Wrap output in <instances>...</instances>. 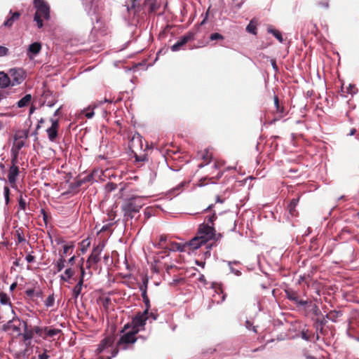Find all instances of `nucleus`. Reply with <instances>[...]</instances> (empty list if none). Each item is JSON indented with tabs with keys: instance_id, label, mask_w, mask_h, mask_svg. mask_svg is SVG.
Instances as JSON below:
<instances>
[{
	"instance_id": "29",
	"label": "nucleus",
	"mask_w": 359,
	"mask_h": 359,
	"mask_svg": "<svg viewBox=\"0 0 359 359\" xmlns=\"http://www.w3.org/2000/svg\"><path fill=\"white\" fill-rule=\"evenodd\" d=\"M55 303V297L54 294H52L48 297V298L44 302L45 306L46 307H52L54 305Z\"/></svg>"
},
{
	"instance_id": "58",
	"label": "nucleus",
	"mask_w": 359,
	"mask_h": 359,
	"mask_svg": "<svg viewBox=\"0 0 359 359\" xmlns=\"http://www.w3.org/2000/svg\"><path fill=\"white\" fill-rule=\"evenodd\" d=\"M60 108H58V109H57L54 112L53 116H58V115H59V114H60Z\"/></svg>"
},
{
	"instance_id": "54",
	"label": "nucleus",
	"mask_w": 359,
	"mask_h": 359,
	"mask_svg": "<svg viewBox=\"0 0 359 359\" xmlns=\"http://www.w3.org/2000/svg\"><path fill=\"white\" fill-rule=\"evenodd\" d=\"M41 212L43 215V219L46 221V218H47V215H46V211L43 209H41Z\"/></svg>"
},
{
	"instance_id": "31",
	"label": "nucleus",
	"mask_w": 359,
	"mask_h": 359,
	"mask_svg": "<svg viewBox=\"0 0 359 359\" xmlns=\"http://www.w3.org/2000/svg\"><path fill=\"white\" fill-rule=\"evenodd\" d=\"M287 298L290 300H292L295 302L299 303L300 304L304 305L306 304L305 302H298V297L294 293H287Z\"/></svg>"
},
{
	"instance_id": "15",
	"label": "nucleus",
	"mask_w": 359,
	"mask_h": 359,
	"mask_svg": "<svg viewBox=\"0 0 359 359\" xmlns=\"http://www.w3.org/2000/svg\"><path fill=\"white\" fill-rule=\"evenodd\" d=\"M20 16V13L19 12H12V11L11 10L9 12V15L8 16L6 21L4 22V26L6 27H12L14 22L18 20Z\"/></svg>"
},
{
	"instance_id": "27",
	"label": "nucleus",
	"mask_w": 359,
	"mask_h": 359,
	"mask_svg": "<svg viewBox=\"0 0 359 359\" xmlns=\"http://www.w3.org/2000/svg\"><path fill=\"white\" fill-rule=\"evenodd\" d=\"M142 299H143V302H144V303L145 304V306H146V309H144V311H149V310L150 309V302H149V298L147 297L146 290L142 292Z\"/></svg>"
},
{
	"instance_id": "57",
	"label": "nucleus",
	"mask_w": 359,
	"mask_h": 359,
	"mask_svg": "<svg viewBox=\"0 0 359 359\" xmlns=\"http://www.w3.org/2000/svg\"><path fill=\"white\" fill-rule=\"evenodd\" d=\"M74 259H75V257H74V256H73V257H72L71 258H69V261H68V262H69V263H70V264H72L74 263Z\"/></svg>"
},
{
	"instance_id": "8",
	"label": "nucleus",
	"mask_w": 359,
	"mask_h": 359,
	"mask_svg": "<svg viewBox=\"0 0 359 359\" xmlns=\"http://www.w3.org/2000/svg\"><path fill=\"white\" fill-rule=\"evenodd\" d=\"M104 248V244L103 243H100L97 246L93 248L90 255L87 260V264H88V267H90L92 263L97 264L100 261V256Z\"/></svg>"
},
{
	"instance_id": "18",
	"label": "nucleus",
	"mask_w": 359,
	"mask_h": 359,
	"mask_svg": "<svg viewBox=\"0 0 359 359\" xmlns=\"http://www.w3.org/2000/svg\"><path fill=\"white\" fill-rule=\"evenodd\" d=\"M83 284V280L82 279H79L78 283L74 286L72 290V296L76 299L80 295L82 290V286Z\"/></svg>"
},
{
	"instance_id": "51",
	"label": "nucleus",
	"mask_w": 359,
	"mask_h": 359,
	"mask_svg": "<svg viewBox=\"0 0 359 359\" xmlns=\"http://www.w3.org/2000/svg\"><path fill=\"white\" fill-rule=\"evenodd\" d=\"M208 11L206 12L204 19L201 22V25H204L206 22V20H208Z\"/></svg>"
},
{
	"instance_id": "22",
	"label": "nucleus",
	"mask_w": 359,
	"mask_h": 359,
	"mask_svg": "<svg viewBox=\"0 0 359 359\" xmlns=\"http://www.w3.org/2000/svg\"><path fill=\"white\" fill-rule=\"evenodd\" d=\"M74 271L72 268H68L65 271L64 274L60 275V279L65 282H68L74 276Z\"/></svg>"
},
{
	"instance_id": "34",
	"label": "nucleus",
	"mask_w": 359,
	"mask_h": 359,
	"mask_svg": "<svg viewBox=\"0 0 359 359\" xmlns=\"http://www.w3.org/2000/svg\"><path fill=\"white\" fill-rule=\"evenodd\" d=\"M90 242L88 239H84L82 242H81V251L83 253H84L87 248L90 246Z\"/></svg>"
},
{
	"instance_id": "3",
	"label": "nucleus",
	"mask_w": 359,
	"mask_h": 359,
	"mask_svg": "<svg viewBox=\"0 0 359 359\" xmlns=\"http://www.w3.org/2000/svg\"><path fill=\"white\" fill-rule=\"evenodd\" d=\"M34 6L36 10L34 20L36 22L37 27L41 28L43 25V19H50V7L44 0H34Z\"/></svg>"
},
{
	"instance_id": "48",
	"label": "nucleus",
	"mask_w": 359,
	"mask_h": 359,
	"mask_svg": "<svg viewBox=\"0 0 359 359\" xmlns=\"http://www.w3.org/2000/svg\"><path fill=\"white\" fill-rule=\"evenodd\" d=\"M111 226V223H109V224L103 225L102 226V228L100 229V231H107L110 228Z\"/></svg>"
},
{
	"instance_id": "5",
	"label": "nucleus",
	"mask_w": 359,
	"mask_h": 359,
	"mask_svg": "<svg viewBox=\"0 0 359 359\" xmlns=\"http://www.w3.org/2000/svg\"><path fill=\"white\" fill-rule=\"evenodd\" d=\"M196 236L205 243L212 239L217 241L222 236L220 233L217 236L215 228L206 224L199 225Z\"/></svg>"
},
{
	"instance_id": "62",
	"label": "nucleus",
	"mask_w": 359,
	"mask_h": 359,
	"mask_svg": "<svg viewBox=\"0 0 359 359\" xmlns=\"http://www.w3.org/2000/svg\"><path fill=\"white\" fill-rule=\"evenodd\" d=\"M5 97L4 94L2 92H0V101Z\"/></svg>"
},
{
	"instance_id": "37",
	"label": "nucleus",
	"mask_w": 359,
	"mask_h": 359,
	"mask_svg": "<svg viewBox=\"0 0 359 359\" xmlns=\"http://www.w3.org/2000/svg\"><path fill=\"white\" fill-rule=\"evenodd\" d=\"M232 264L233 263L231 262H228V264H229V266L230 267L231 272L232 273L235 274L236 276H239L241 274V272L240 271V270L234 269L232 266Z\"/></svg>"
},
{
	"instance_id": "55",
	"label": "nucleus",
	"mask_w": 359,
	"mask_h": 359,
	"mask_svg": "<svg viewBox=\"0 0 359 359\" xmlns=\"http://www.w3.org/2000/svg\"><path fill=\"white\" fill-rule=\"evenodd\" d=\"M355 133H356V129L355 128H351L348 135L352 136V135H355Z\"/></svg>"
},
{
	"instance_id": "56",
	"label": "nucleus",
	"mask_w": 359,
	"mask_h": 359,
	"mask_svg": "<svg viewBox=\"0 0 359 359\" xmlns=\"http://www.w3.org/2000/svg\"><path fill=\"white\" fill-rule=\"evenodd\" d=\"M302 337L305 339V340H309V337H307V335L306 334V333L304 332H302Z\"/></svg>"
},
{
	"instance_id": "47",
	"label": "nucleus",
	"mask_w": 359,
	"mask_h": 359,
	"mask_svg": "<svg viewBox=\"0 0 359 359\" xmlns=\"http://www.w3.org/2000/svg\"><path fill=\"white\" fill-rule=\"evenodd\" d=\"M42 291L40 289L34 290V297H42Z\"/></svg>"
},
{
	"instance_id": "25",
	"label": "nucleus",
	"mask_w": 359,
	"mask_h": 359,
	"mask_svg": "<svg viewBox=\"0 0 359 359\" xmlns=\"http://www.w3.org/2000/svg\"><path fill=\"white\" fill-rule=\"evenodd\" d=\"M268 32L271 33L280 43L283 42V39L279 31L274 29L272 27H269Z\"/></svg>"
},
{
	"instance_id": "7",
	"label": "nucleus",
	"mask_w": 359,
	"mask_h": 359,
	"mask_svg": "<svg viewBox=\"0 0 359 359\" xmlns=\"http://www.w3.org/2000/svg\"><path fill=\"white\" fill-rule=\"evenodd\" d=\"M148 319L149 311H144L143 312L137 313L132 320V329H138L139 330L140 328L143 329Z\"/></svg>"
},
{
	"instance_id": "28",
	"label": "nucleus",
	"mask_w": 359,
	"mask_h": 359,
	"mask_svg": "<svg viewBox=\"0 0 359 359\" xmlns=\"http://www.w3.org/2000/svg\"><path fill=\"white\" fill-rule=\"evenodd\" d=\"M346 93L351 95H353L358 93V89L354 84H349L346 87Z\"/></svg>"
},
{
	"instance_id": "60",
	"label": "nucleus",
	"mask_w": 359,
	"mask_h": 359,
	"mask_svg": "<svg viewBox=\"0 0 359 359\" xmlns=\"http://www.w3.org/2000/svg\"><path fill=\"white\" fill-rule=\"evenodd\" d=\"M216 201H217V203H222L224 202V201H223V200L220 199L219 196H217V197Z\"/></svg>"
},
{
	"instance_id": "10",
	"label": "nucleus",
	"mask_w": 359,
	"mask_h": 359,
	"mask_svg": "<svg viewBox=\"0 0 359 359\" xmlns=\"http://www.w3.org/2000/svg\"><path fill=\"white\" fill-rule=\"evenodd\" d=\"M194 39V33L189 32L182 37H181L175 44L171 46V50L173 52L178 51L184 46L187 42Z\"/></svg>"
},
{
	"instance_id": "41",
	"label": "nucleus",
	"mask_w": 359,
	"mask_h": 359,
	"mask_svg": "<svg viewBox=\"0 0 359 359\" xmlns=\"http://www.w3.org/2000/svg\"><path fill=\"white\" fill-rule=\"evenodd\" d=\"M74 245L72 244L70 245H65L63 246V254L67 255L70 249H72Z\"/></svg>"
},
{
	"instance_id": "46",
	"label": "nucleus",
	"mask_w": 359,
	"mask_h": 359,
	"mask_svg": "<svg viewBox=\"0 0 359 359\" xmlns=\"http://www.w3.org/2000/svg\"><path fill=\"white\" fill-rule=\"evenodd\" d=\"M132 1V5L129 7H128V11L133 10L135 8L136 5L138 4V0H131Z\"/></svg>"
},
{
	"instance_id": "63",
	"label": "nucleus",
	"mask_w": 359,
	"mask_h": 359,
	"mask_svg": "<svg viewBox=\"0 0 359 359\" xmlns=\"http://www.w3.org/2000/svg\"><path fill=\"white\" fill-rule=\"evenodd\" d=\"M34 110H35V108H34V107H32L30 108L29 113H30V114L33 113V112L34 111Z\"/></svg>"
},
{
	"instance_id": "53",
	"label": "nucleus",
	"mask_w": 359,
	"mask_h": 359,
	"mask_svg": "<svg viewBox=\"0 0 359 359\" xmlns=\"http://www.w3.org/2000/svg\"><path fill=\"white\" fill-rule=\"evenodd\" d=\"M48 356L46 353L39 355V359H48Z\"/></svg>"
},
{
	"instance_id": "21",
	"label": "nucleus",
	"mask_w": 359,
	"mask_h": 359,
	"mask_svg": "<svg viewBox=\"0 0 359 359\" xmlns=\"http://www.w3.org/2000/svg\"><path fill=\"white\" fill-rule=\"evenodd\" d=\"M298 201H299L298 198H293L288 205V210H289L290 214L291 215L292 217L297 215V212H296L295 208L297 205Z\"/></svg>"
},
{
	"instance_id": "16",
	"label": "nucleus",
	"mask_w": 359,
	"mask_h": 359,
	"mask_svg": "<svg viewBox=\"0 0 359 359\" xmlns=\"http://www.w3.org/2000/svg\"><path fill=\"white\" fill-rule=\"evenodd\" d=\"M65 259L61 256L53 264V273L55 274L60 272L65 266Z\"/></svg>"
},
{
	"instance_id": "52",
	"label": "nucleus",
	"mask_w": 359,
	"mask_h": 359,
	"mask_svg": "<svg viewBox=\"0 0 359 359\" xmlns=\"http://www.w3.org/2000/svg\"><path fill=\"white\" fill-rule=\"evenodd\" d=\"M152 318L154 320H156L157 316L156 315L154 314L153 313H149V318Z\"/></svg>"
},
{
	"instance_id": "1",
	"label": "nucleus",
	"mask_w": 359,
	"mask_h": 359,
	"mask_svg": "<svg viewBox=\"0 0 359 359\" xmlns=\"http://www.w3.org/2000/svg\"><path fill=\"white\" fill-rule=\"evenodd\" d=\"M145 199L142 196H135L127 200L122 205L124 216L133 219L144 205Z\"/></svg>"
},
{
	"instance_id": "49",
	"label": "nucleus",
	"mask_w": 359,
	"mask_h": 359,
	"mask_svg": "<svg viewBox=\"0 0 359 359\" xmlns=\"http://www.w3.org/2000/svg\"><path fill=\"white\" fill-rule=\"evenodd\" d=\"M26 294L27 296H29L30 297H34V289L26 290Z\"/></svg>"
},
{
	"instance_id": "61",
	"label": "nucleus",
	"mask_w": 359,
	"mask_h": 359,
	"mask_svg": "<svg viewBox=\"0 0 359 359\" xmlns=\"http://www.w3.org/2000/svg\"><path fill=\"white\" fill-rule=\"evenodd\" d=\"M15 287H16V283H13V284L11 285V287H10V290H14V289L15 288Z\"/></svg>"
},
{
	"instance_id": "12",
	"label": "nucleus",
	"mask_w": 359,
	"mask_h": 359,
	"mask_svg": "<svg viewBox=\"0 0 359 359\" xmlns=\"http://www.w3.org/2000/svg\"><path fill=\"white\" fill-rule=\"evenodd\" d=\"M18 323V324H16V321H8L7 324L4 325V330L12 334H20V325H21V323L19 320Z\"/></svg>"
},
{
	"instance_id": "43",
	"label": "nucleus",
	"mask_w": 359,
	"mask_h": 359,
	"mask_svg": "<svg viewBox=\"0 0 359 359\" xmlns=\"http://www.w3.org/2000/svg\"><path fill=\"white\" fill-rule=\"evenodd\" d=\"M26 202L24 199H22V198H20L19 200V205H20V208L22 209V210H25L26 208Z\"/></svg>"
},
{
	"instance_id": "35",
	"label": "nucleus",
	"mask_w": 359,
	"mask_h": 359,
	"mask_svg": "<svg viewBox=\"0 0 359 359\" xmlns=\"http://www.w3.org/2000/svg\"><path fill=\"white\" fill-rule=\"evenodd\" d=\"M33 337H34L33 330H26L23 334V337H24L25 340H29V339H32Z\"/></svg>"
},
{
	"instance_id": "26",
	"label": "nucleus",
	"mask_w": 359,
	"mask_h": 359,
	"mask_svg": "<svg viewBox=\"0 0 359 359\" xmlns=\"http://www.w3.org/2000/svg\"><path fill=\"white\" fill-rule=\"evenodd\" d=\"M0 303L2 305L10 304V297L4 292H0Z\"/></svg>"
},
{
	"instance_id": "44",
	"label": "nucleus",
	"mask_w": 359,
	"mask_h": 359,
	"mask_svg": "<svg viewBox=\"0 0 359 359\" xmlns=\"http://www.w3.org/2000/svg\"><path fill=\"white\" fill-rule=\"evenodd\" d=\"M217 219V216L215 213H213L212 215L209 216L207 219L209 223L212 224L214 221Z\"/></svg>"
},
{
	"instance_id": "19",
	"label": "nucleus",
	"mask_w": 359,
	"mask_h": 359,
	"mask_svg": "<svg viewBox=\"0 0 359 359\" xmlns=\"http://www.w3.org/2000/svg\"><path fill=\"white\" fill-rule=\"evenodd\" d=\"M170 250L180 252H187V243H172Z\"/></svg>"
},
{
	"instance_id": "50",
	"label": "nucleus",
	"mask_w": 359,
	"mask_h": 359,
	"mask_svg": "<svg viewBox=\"0 0 359 359\" xmlns=\"http://www.w3.org/2000/svg\"><path fill=\"white\" fill-rule=\"evenodd\" d=\"M84 275H85V271H84V269L83 268V266H81V278H80V279H82V280H83Z\"/></svg>"
},
{
	"instance_id": "59",
	"label": "nucleus",
	"mask_w": 359,
	"mask_h": 359,
	"mask_svg": "<svg viewBox=\"0 0 359 359\" xmlns=\"http://www.w3.org/2000/svg\"><path fill=\"white\" fill-rule=\"evenodd\" d=\"M274 102H275V104L276 105V107H278V99L277 97H275Z\"/></svg>"
},
{
	"instance_id": "36",
	"label": "nucleus",
	"mask_w": 359,
	"mask_h": 359,
	"mask_svg": "<svg viewBox=\"0 0 359 359\" xmlns=\"http://www.w3.org/2000/svg\"><path fill=\"white\" fill-rule=\"evenodd\" d=\"M329 4H330V0H322L318 3V6L319 7L327 9L329 8Z\"/></svg>"
},
{
	"instance_id": "6",
	"label": "nucleus",
	"mask_w": 359,
	"mask_h": 359,
	"mask_svg": "<svg viewBox=\"0 0 359 359\" xmlns=\"http://www.w3.org/2000/svg\"><path fill=\"white\" fill-rule=\"evenodd\" d=\"M11 75V83L12 86L19 85L22 83L26 77L25 72L20 68L11 69L9 71Z\"/></svg>"
},
{
	"instance_id": "9",
	"label": "nucleus",
	"mask_w": 359,
	"mask_h": 359,
	"mask_svg": "<svg viewBox=\"0 0 359 359\" xmlns=\"http://www.w3.org/2000/svg\"><path fill=\"white\" fill-rule=\"evenodd\" d=\"M50 121L51 122V126L47 128L46 133L49 140L53 142L57 137L59 129V120L51 118L50 119Z\"/></svg>"
},
{
	"instance_id": "40",
	"label": "nucleus",
	"mask_w": 359,
	"mask_h": 359,
	"mask_svg": "<svg viewBox=\"0 0 359 359\" xmlns=\"http://www.w3.org/2000/svg\"><path fill=\"white\" fill-rule=\"evenodd\" d=\"M8 49L4 46H0V57L8 55Z\"/></svg>"
},
{
	"instance_id": "33",
	"label": "nucleus",
	"mask_w": 359,
	"mask_h": 359,
	"mask_svg": "<svg viewBox=\"0 0 359 359\" xmlns=\"http://www.w3.org/2000/svg\"><path fill=\"white\" fill-rule=\"evenodd\" d=\"M246 30L250 33L256 34V25L251 21L247 26Z\"/></svg>"
},
{
	"instance_id": "13",
	"label": "nucleus",
	"mask_w": 359,
	"mask_h": 359,
	"mask_svg": "<svg viewBox=\"0 0 359 359\" xmlns=\"http://www.w3.org/2000/svg\"><path fill=\"white\" fill-rule=\"evenodd\" d=\"M16 160L13 159L12 160V165L11 166L8 175V180L11 184H13L16 181V178L19 174V169L18 167L15 165Z\"/></svg>"
},
{
	"instance_id": "64",
	"label": "nucleus",
	"mask_w": 359,
	"mask_h": 359,
	"mask_svg": "<svg viewBox=\"0 0 359 359\" xmlns=\"http://www.w3.org/2000/svg\"><path fill=\"white\" fill-rule=\"evenodd\" d=\"M53 104H53V103H51V102H48V103L47 104V105H48V107H53Z\"/></svg>"
},
{
	"instance_id": "30",
	"label": "nucleus",
	"mask_w": 359,
	"mask_h": 359,
	"mask_svg": "<svg viewBox=\"0 0 359 359\" xmlns=\"http://www.w3.org/2000/svg\"><path fill=\"white\" fill-rule=\"evenodd\" d=\"M36 334L39 337H42L43 338L44 336V328L36 326L33 328V335Z\"/></svg>"
},
{
	"instance_id": "32",
	"label": "nucleus",
	"mask_w": 359,
	"mask_h": 359,
	"mask_svg": "<svg viewBox=\"0 0 359 359\" xmlns=\"http://www.w3.org/2000/svg\"><path fill=\"white\" fill-rule=\"evenodd\" d=\"M166 241H167V236L165 235H161L159 237V242L158 243V244L156 245V247L158 248H164L163 244L166 242Z\"/></svg>"
},
{
	"instance_id": "2",
	"label": "nucleus",
	"mask_w": 359,
	"mask_h": 359,
	"mask_svg": "<svg viewBox=\"0 0 359 359\" xmlns=\"http://www.w3.org/2000/svg\"><path fill=\"white\" fill-rule=\"evenodd\" d=\"M113 344L114 339L111 337H107L101 341L96 351L97 354H102L100 359H111L118 354V349Z\"/></svg>"
},
{
	"instance_id": "4",
	"label": "nucleus",
	"mask_w": 359,
	"mask_h": 359,
	"mask_svg": "<svg viewBox=\"0 0 359 359\" xmlns=\"http://www.w3.org/2000/svg\"><path fill=\"white\" fill-rule=\"evenodd\" d=\"M130 326L129 324L125 325L121 331V336L117 342V346L121 349H127L130 344H133L136 340V334L139 332L138 329H131L128 330Z\"/></svg>"
},
{
	"instance_id": "45",
	"label": "nucleus",
	"mask_w": 359,
	"mask_h": 359,
	"mask_svg": "<svg viewBox=\"0 0 359 359\" xmlns=\"http://www.w3.org/2000/svg\"><path fill=\"white\" fill-rule=\"evenodd\" d=\"M246 327L248 330H251L252 329L255 332H257L255 327L252 326V324L250 321H248V320L246 321Z\"/></svg>"
},
{
	"instance_id": "38",
	"label": "nucleus",
	"mask_w": 359,
	"mask_h": 359,
	"mask_svg": "<svg viewBox=\"0 0 359 359\" xmlns=\"http://www.w3.org/2000/svg\"><path fill=\"white\" fill-rule=\"evenodd\" d=\"M224 39L223 36L219 33H213L210 36V39L212 41L214 40H222Z\"/></svg>"
},
{
	"instance_id": "20",
	"label": "nucleus",
	"mask_w": 359,
	"mask_h": 359,
	"mask_svg": "<svg viewBox=\"0 0 359 359\" xmlns=\"http://www.w3.org/2000/svg\"><path fill=\"white\" fill-rule=\"evenodd\" d=\"M31 100L32 95L29 94H27L18 102L17 105L19 108H22L28 105L29 103L31 102Z\"/></svg>"
},
{
	"instance_id": "23",
	"label": "nucleus",
	"mask_w": 359,
	"mask_h": 359,
	"mask_svg": "<svg viewBox=\"0 0 359 359\" xmlns=\"http://www.w3.org/2000/svg\"><path fill=\"white\" fill-rule=\"evenodd\" d=\"M60 330L55 329V328L50 329L48 327H44L43 338L46 339L47 337H54V336L57 335L60 332Z\"/></svg>"
},
{
	"instance_id": "11",
	"label": "nucleus",
	"mask_w": 359,
	"mask_h": 359,
	"mask_svg": "<svg viewBox=\"0 0 359 359\" xmlns=\"http://www.w3.org/2000/svg\"><path fill=\"white\" fill-rule=\"evenodd\" d=\"M187 252H190L191 250H196L200 248L203 245L206 244L202 239H200L198 236L193 238L189 242H186Z\"/></svg>"
},
{
	"instance_id": "24",
	"label": "nucleus",
	"mask_w": 359,
	"mask_h": 359,
	"mask_svg": "<svg viewBox=\"0 0 359 359\" xmlns=\"http://www.w3.org/2000/svg\"><path fill=\"white\" fill-rule=\"evenodd\" d=\"M97 106L96 105H94V107L91 109L90 108V106H89L88 108L86 109H84L83 111H82V113H83L85 114V116L87 118H92L94 116V111H93V109L96 107Z\"/></svg>"
},
{
	"instance_id": "17",
	"label": "nucleus",
	"mask_w": 359,
	"mask_h": 359,
	"mask_svg": "<svg viewBox=\"0 0 359 359\" xmlns=\"http://www.w3.org/2000/svg\"><path fill=\"white\" fill-rule=\"evenodd\" d=\"M9 86H11L10 77L4 72H0V88H6Z\"/></svg>"
},
{
	"instance_id": "14",
	"label": "nucleus",
	"mask_w": 359,
	"mask_h": 359,
	"mask_svg": "<svg viewBox=\"0 0 359 359\" xmlns=\"http://www.w3.org/2000/svg\"><path fill=\"white\" fill-rule=\"evenodd\" d=\"M41 50V44L39 42H34L31 43L27 51V55L29 59H33L36 55H38Z\"/></svg>"
},
{
	"instance_id": "42",
	"label": "nucleus",
	"mask_w": 359,
	"mask_h": 359,
	"mask_svg": "<svg viewBox=\"0 0 359 359\" xmlns=\"http://www.w3.org/2000/svg\"><path fill=\"white\" fill-rule=\"evenodd\" d=\"M25 260L28 262V263H32V262H34V260H35V257L34 256H33L31 254H28L26 257H25Z\"/></svg>"
},
{
	"instance_id": "39",
	"label": "nucleus",
	"mask_w": 359,
	"mask_h": 359,
	"mask_svg": "<svg viewBox=\"0 0 359 359\" xmlns=\"http://www.w3.org/2000/svg\"><path fill=\"white\" fill-rule=\"evenodd\" d=\"M9 193H10L9 188L8 187H4V197H5V201H6V203H8V202H9Z\"/></svg>"
}]
</instances>
